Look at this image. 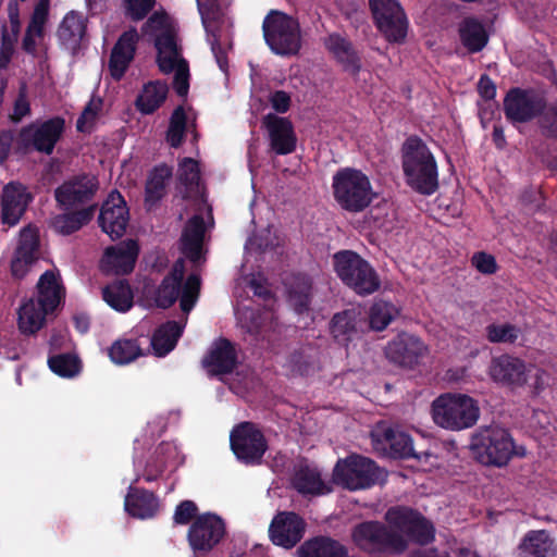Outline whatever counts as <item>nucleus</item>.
Listing matches in <instances>:
<instances>
[{
    "label": "nucleus",
    "mask_w": 557,
    "mask_h": 557,
    "mask_svg": "<svg viewBox=\"0 0 557 557\" xmlns=\"http://www.w3.org/2000/svg\"><path fill=\"white\" fill-rule=\"evenodd\" d=\"M401 168L406 184L414 191L430 196L440 187L434 154L418 135L408 136L401 145Z\"/></svg>",
    "instance_id": "f257e3e1"
},
{
    "label": "nucleus",
    "mask_w": 557,
    "mask_h": 557,
    "mask_svg": "<svg viewBox=\"0 0 557 557\" xmlns=\"http://www.w3.org/2000/svg\"><path fill=\"white\" fill-rule=\"evenodd\" d=\"M470 450L484 466L506 467L513 457L527 455L524 446L517 445L509 430L498 425L479 428L471 436Z\"/></svg>",
    "instance_id": "f03ea898"
},
{
    "label": "nucleus",
    "mask_w": 557,
    "mask_h": 557,
    "mask_svg": "<svg viewBox=\"0 0 557 557\" xmlns=\"http://www.w3.org/2000/svg\"><path fill=\"white\" fill-rule=\"evenodd\" d=\"M38 297L23 302L17 311L18 330L24 335L36 334L53 312L63 297V288L53 271H46L37 284Z\"/></svg>",
    "instance_id": "7ed1b4c3"
},
{
    "label": "nucleus",
    "mask_w": 557,
    "mask_h": 557,
    "mask_svg": "<svg viewBox=\"0 0 557 557\" xmlns=\"http://www.w3.org/2000/svg\"><path fill=\"white\" fill-rule=\"evenodd\" d=\"M185 270L184 259L178 258L163 277L154 292V301L159 308L168 309L180 300L181 310L188 314L196 306L201 280L198 274L191 273L184 281Z\"/></svg>",
    "instance_id": "20e7f679"
},
{
    "label": "nucleus",
    "mask_w": 557,
    "mask_h": 557,
    "mask_svg": "<svg viewBox=\"0 0 557 557\" xmlns=\"http://www.w3.org/2000/svg\"><path fill=\"white\" fill-rule=\"evenodd\" d=\"M333 197L341 209L359 213L376 197L369 176L355 168H342L332 178Z\"/></svg>",
    "instance_id": "39448f33"
},
{
    "label": "nucleus",
    "mask_w": 557,
    "mask_h": 557,
    "mask_svg": "<svg viewBox=\"0 0 557 557\" xmlns=\"http://www.w3.org/2000/svg\"><path fill=\"white\" fill-rule=\"evenodd\" d=\"M434 422L446 430L472 428L480 418L479 401L461 393H445L432 403Z\"/></svg>",
    "instance_id": "423d86ee"
},
{
    "label": "nucleus",
    "mask_w": 557,
    "mask_h": 557,
    "mask_svg": "<svg viewBox=\"0 0 557 557\" xmlns=\"http://www.w3.org/2000/svg\"><path fill=\"white\" fill-rule=\"evenodd\" d=\"M355 545L369 555L403 554L407 547V540L389 528L388 523L377 520L363 521L351 530Z\"/></svg>",
    "instance_id": "0eeeda50"
},
{
    "label": "nucleus",
    "mask_w": 557,
    "mask_h": 557,
    "mask_svg": "<svg viewBox=\"0 0 557 557\" xmlns=\"http://www.w3.org/2000/svg\"><path fill=\"white\" fill-rule=\"evenodd\" d=\"M333 265L341 281L360 296L371 295L381 287V280L373 267L352 250L336 252Z\"/></svg>",
    "instance_id": "6e6552de"
},
{
    "label": "nucleus",
    "mask_w": 557,
    "mask_h": 557,
    "mask_svg": "<svg viewBox=\"0 0 557 557\" xmlns=\"http://www.w3.org/2000/svg\"><path fill=\"white\" fill-rule=\"evenodd\" d=\"M262 30L265 44L277 55H296L301 49L300 25L286 13L271 11L263 20Z\"/></svg>",
    "instance_id": "1a4fd4ad"
},
{
    "label": "nucleus",
    "mask_w": 557,
    "mask_h": 557,
    "mask_svg": "<svg viewBox=\"0 0 557 557\" xmlns=\"http://www.w3.org/2000/svg\"><path fill=\"white\" fill-rule=\"evenodd\" d=\"M384 476L375 461L358 454L338 459L333 469L334 482L349 491L370 488L384 481Z\"/></svg>",
    "instance_id": "9d476101"
},
{
    "label": "nucleus",
    "mask_w": 557,
    "mask_h": 557,
    "mask_svg": "<svg viewBox=\"0 0 557 557\" xmlns=\"http://www.w3.org/2000/svg\"><path fill=\"white\" fill-rule=\"evenodd\" d=\"M65 131V120L53 116L41 123H32L18 131L15 140L17 153L37 151L50 156Z\"/></svg>",
    "instance_id": "9b49d317"
},
{
    "label": "nucleus",
    "mask_w": 557,
    "mask_h": 557,
    "mask_svg": "<svg viewBox=\"0 0 557 557\" xmlns=\"http://www.w3.org/2000/svg\"><path fill=\"white\" fill-rule=\"evenodd\" d=\"M384 519L391 529L400 533L407 541L424 546L435 540L434 524L417 509L393 506L387 509Z\"/></svg>",
    "instance_id": "f8f14e48"
},
{
    "label": "nucleus",
    "mask_w": 557,
    "mask_h": 557,
    "mask_svg": "<svg viewBox=\"0 0 557 557\" xmlns=\"http://www.w3.org/2000/svg\"><path fill=\"white\" fill-rule=\"evenodd\" d=\"M230 446L237 460L246 466L261 465L269 448L263 432L250 421L240 422L233 428Z\"/></svg>",
    "instance_id": "ddd939ff"
},
{
    "label": "nucleus",
    "mask_w": 557,
    "mask_h": 557,
    "mask_svg": "<svg viewBox=\"0 0 557 557\" xmlns=\"http://www.w3.org/2000/svg\"><path fill=\"white\" fill-rule=\"evenodd\" d=\"M374 24L388 42H403L407 36L408 20L397 0H369Z\"/></svg>",
    "instance_id": "4468645a"
},
{
    "label": "nucleus",
    "mask_w": 557,
    "mask_h": 557,
    "mask_svg": "<svg viewBox=\"0 0 557 557\" xmlns=\"http://www.w3.org/2000/svg\"><path fill=\"white\" fill-rule=\"evenodd\" d=\"M545 99L533 89L512 87L503 101L505 116L512 124L531 122L539 117Z\"/></svg>",
    "instance_id": "2eb2a0df"
},
{
    "label": "nucleus",
    "mask_w": 557,
    "mask_h": 557,
    "mask_svg": "<svg viewBox=\"0 0 557 557\" xmlns=\"http://www.w3.org/2000/svg\"><path fill=\"white\" fill-rule=\"evenodd\" d=\"M225 523L215 513L206 512L196 517L191 522L187 540L191 549L198 553L211 552L224 537Z\"/></svg>",
    "instance_id": "dca6fc26"
},
{
    "label": "nucleus",
    "mask_w": 557,
    "mask_h": 557,
    "mask_svg": "<svg viewBox=\"0 0 557 557\" xmlns=\"http://www.w3.org/2000/svg\"><path fill=\"white\" fill-rule=\"evenodd\" d=\"M384 354L391 363L414 369L429 355V348L418 336L403 332L387 343Z\"/></svg>",
    "instance_id": "f3484780"
},
{
    "label": "nucleus",
    "mask_w": 557,
    "mask_h": 557,
    "mask_svg": "<svg viewBox=\"0 0 557 557\" xmlns=\"http://www.w3.org/2000/svg\"><path fill=\"white\" fill-rule=\"evenodd\" d=\"M99 188L98 178L90 174L75 175L54 189V199L61 210L67 211L92 200Z\"/></svg>",
    "instance_id": "a211bd4d"
},
{
    "label": "nucleus",
    "mask_w": 557,
    "mask_h": 557,
    "mask_svg": "<svg viewBox=\"0 0 557 557\" xmlns=\"http://www.w3.org/2000/svg\"><path fill=\"white\" fill-rule=\"evenodd\" d=\"M373 447L393 459H408L420 457L416 454L412 438L407 433L394 429L386 423H380L371 432Z\"/></svg>",
    "instance_id": "6ab92c4d"
},
{
    "label": "nucleus",
    "mask_w": 557,
    "mask_h": 557,
    "mask_svg": "<svg viewBox=\"0 0 557 557\" xmlns=\"http://www.w3.org/2000/svg\"><path fill=\"white\" fill-rule=\"evenodd\" d=\"M33 200V194L23 183L12 181L5 184L0 197L1 223L8 227L17 225Z\"/></svg>",
    "instance_id": "aec40b11"
},
{
    "label": "nucleus",
    "mask_w": 557,
    "mask_h": 557,
    "mask_svg": "<svg viewBox=\"0 0 557 557\" xmlns=\"http://www.w3.org/2000/svg\"><path fill=\"white\" fill-rule=\"evenodd\" d=\"M101 230L113 240L121 238L128 223V209L123 196L113 190L108 199L102 203L99 219Z\"/></svg>",
    "instance_id": "412c9836"
},
{
    "label": "nucleus",
    "mask_w": 557,
    "mask_h": 557,
    "mask_svg": "<svg viewBox=\"0 0 557 557\" xmlns=\"http://www.w3.org/2000/svg\"><path fill=\"white\" fill-rule=\"evenodd\" d=\"M306 523L295 512H280L272 520L269 535L272 543L284 548H293L304 537Z\"/></svg>",
    "instance_id": "4be33fe9"
},
{
    "label": "nucleus",
    "mask_w": 557,
    "mask_h": 557,
    "mask_svg": "<svg viewBox=\"0 0 557 557\" xmlns=\"http://www.w3.org/2000/svg\"><path fill=\"white\" fill-rule=\"evenodd\" d=\"M262 124L268 131L270 147L276 154L286 156L296 150L297 136L290 120L269 113L263 116Z\"/></svg>",
    "instance_id": "5701e85b"
},
{
    "label": "nucleus",
    "mask_w": 557,
    "mask_h": 557,
    "mask_svg": "<svg viewBox=\"0 0 557 557\" xmlns=\"http://www.w3.org/2000/svg\"><path fill=\"white\" fill-rule=\"evenodd\" d=\"M201 363L210 375L232 373L238 363L235 345L225 337H219L212 343Z\"/></svg>",
    "instance_id": "b1692460"
},
{
    "label": "nucleus",
    "mask_w": 557,
    "mask_h": 557,
    "mask_svg": "<svg viewBox=\"0 0 557 557\" xmlns=\"http://www.w3.org/2000/svg\"><path fill=\"white\" fill-rule=\"evenodd\" d=\"M139 35L135 27L123 32L116 40L109 59V71L113 79L120 81L126 73L134 60Z\"/></svg>",
    "instance_id": "393cba45"
},
{
    "label": "nucleus",
    "mask_w": 557,
    "mask_h": 557,
    "mask_svg": "<svg viewBox=\"0 0 557 557\" xmlns=\"http://www.w3.org/2000/svg\"><path fill=\"white\" fill-rule=\"evenodd\" d=\"M366 325L367 317L361 310L346 309L333 315L330 331L337 344L347 346L363 332Z\"/></svg>",
    "instance_id": "a878e982"
},
{
    "label": "nucleus",
    "mask_w": 557,
    "mask_h": 557,
    "mask_svg": "<svg viewBox=\"0 0 557 557\" xmlns=\"http://www.w3.org/2000/svg\"><path fill=\"white\" fill-rule=\"evenodd\" d=\"M490 375L495 382L509 386H522L527 383V366L517 357L502 355L493 358Z\"/></svg>",
    "instance_id": "bb28decb"
},
{
    "label": "nucleus",
    "mask_w": 557,
    "mask_h": 557,
    "mask_svg": "<svg viewBox=\"0 0 557 557\" xmlns=\"http://www.w3.org/2000/svg\"><path fill=\"white\" fill-rule=\"evenodd\" d=\"M139 249L136 242L129 240L124 247H108L101 260V269L116 275L133 272Z\"/></svg>",
    "instance_id": "cd10ccee"
},
{
    "label": "nucleus",
    "mask_w": 557,
    "mask_h": 557,
    "mask_svg": "<svg viewBox=\"0 0 557 557\" xmlns=\"http://www.w3.org/2000/svg\"><path fill=\"white\" fill-rule=\"evenodd\" d=\"M326 49L334 55L336 61L342 64L344 71L357 76L361 70V59L356 51L352 42L337 34L333 33L325 39Z\"/></svg>",
    "instance_id": "c85d7f7f"
},
{
    "label": "nucleus",
    "mask_w": 557,
    "mask_h": 557,
    "mask_svg": "<svg viewBox=\"0 0 557 557\" xmlns=\"http://www.w3.org/2000/svg\"><path fill=\"white\" fill-rule=\"evenodd\" d=\"M124 507L129 516L147 519L157 513L159 503L152 492L131 485L125 496Z\"/></svg>",
    "instance_id": "c756f323"
},
{
    "label": "nucleus",
    "mask_w": 557,
    "mask_h": 557,
    "mask_svg": "<svg viewBox=\"0 0 557 557\" xmlns=\"http://www.w3.org/2000/svg\"><path fill=\"white\" fill-rule=\"evenodd\" d=\"M205 232L206 224L203 218L195 214L187 221L182 233V252L193 262H197L201 257Z\"/></svg>",
    "instance_id": "7c9ffc66"
},
{
    "label": "nucleus",
    "mask_w": 557,
    "mask_h": 557,
    "mask_svg": "<svg viewBox=\"0 0 557 557\" xmlns=\"http://www.w3.org/2000/svg\"><path fill=\"white\" fill-rule=\"evenodd\" d=\"M299 557H349L348 549L339 541L330 536H315L307 540L298 548Z\"/></svg>",
    "instance_id": "2f4dec72"
},
{
    "label": "nucleus",
    "mask_w": 557,
    "mask_h": 557,
    "mask_svg": "<svg viewBox=\"0 0 557 557\" xmlns=\"http://www.w3.org/2000/svg\"><path fill=\"white\" fill-rule=\"evenodd\" d=\"M173 175L172 166L162 163L150 172L145 185V205L151 209L159 203L166 193V183Z\"/></svg>",
    "instance_id": "473e14b6"
},
{
    "label": "nucleus",
    "mask_w": 557,
    "mask_h": 557,
    "mask_svg": "<svg viewBox=\"0 0 557 557\" xmlns=\"http://www.w3.org/2000/svg\"><path fill=\"white\" fill-rule=\"evenodd\" d=\"M169 86L163 81H150L135 100L136 109L145 115L154 113L166 100Z\"/></svg>",
    "instance_id": "72a5a7b5"
},
{
    "label": "nucleus",
    "mask_w": 557,
    "mask_h": 557,
    "mask_svg": "<svg viewBox=\"0 0 557 557\" xmlns=\"http://www.w3.org/2000/svg\"><path fill=\"white\" fill-rule=\"evenodd\" d=\"M458 33L462 46L470 53L482 51L488 42V34L484 25L473 16L465 17L461 21Z\"/></svg>",
    "instance_id": "f704fd0d"
},
{
    "label": "nucleus",
    "mask_w": 557,
    "mask_h": 557,
    "mask_svg": "<svg viewBox=\"0 0 557 557\" xmlns=\"http://www.w3.org/2000/svg\"><path fill=\"white\" fill-rule=\"evenodd\" d=\"M96 209L97 206L91 205L81 210L57 214L51 220V227L61 235H71L92 220Z\"/></svg>",
    "instance_id": "c9c22d12"
},
{
    "label": "nucleus",
    "mask_w": 557,
    "mask_h": 557,
    "mask_svg": "<svg viewBox=\"0 0 557 557\" xmlns=\"http://www.w3.org/2000/svg\"><path fill=\"white\" fill-rule=\"evenodd\" d=\"M102 299L117 312L125 313L134 305L133 289L127 280H115L102 288Z\"/></svg>",
    "instance_id": "e433bc0d"
},
{
    "label": "nucleus",
    "mask_w": 557,
    "mask_h": 557,
    "mask_svg": "<svg viewBox=\"0 0 557 557\" xmlns=\"http://www.w3.org/2000/svg\"><path fill=\"white\" fill-rule=\"evenodd\" d=\"M154 47L158 52L157 63L159 70L163 74L172 73L175 70L176 59L180 55L175 35L169 29L162 32L156 37Z\"/></svg>",
    "instance_id": "4c0bfd02"
},
{
    "label": "nucleus",
    "mask_w": 557,
    "mask_h": 557,
    "mask_svg": "<svg viewBox=\"0 0 557 557\" xmlns=\"http://www.w3.org/2000/svg\"><path fill=\"white\" fill-rule=\"evenodd\" d=\"M183 334V326L176 321H166L152 334L151 347L158 357H164L172 351Z\"/></svg>",
    "instance_id": "58836bf2"
},
{
    "label": "nucleus",
    "mask_w": 557,
    "mask_h": 557,
    "mask_svg": "<svg viewBox=\"0 0 557 557\" xmlns=\"http://www.w3.org/2000/svg\"><path fill=\"white\" fill-rule=\"evenodd\" d=\"M519 549L523 557H550L554 540L546 530H532L523 536Z\"/></svg>",
    "instance_id": "ea45409f"
},
{
    "label": "nucleus",
    "mask_w": 557,
    "mask_h": 557,
    "mask_svg": "<svg viewBox=\"0 0 557 557\" xmlns=\"http://www.w3.org/2000/svg\"><path fill=\"white\" fill-rule=\"evenodd\" d=\"M86 33V20L75 11L69 12L58 28V37L64 45L76 47Z\"/></svg>",
    "instance_id": "a19ab883"
},
{
    "label": "nucleus",
    "mask_w": 557,
    "mask_h": 557,
    "mask_svg": "<svg viewBox=\"0 0 557 557\" xmlns=\"http://www.w3.org/2000/svg\"><path fill=\"white\" fill-rule=\"evenodd\" d=\"M108 355L113 363L124 366L144 356V350L136 338H119L109 347Z\"/></svg>",
    "instance_id": "79ce46f5"
},
{
    "label": "nucleus",
    "mask_w": 557,
    "mask_h": 557,
    "mask_svg": "<svg viewBox=\"0 0 557 557\" xmlns=\"http://www.w3.org/2000/svg\"><path fill=\"white\" fill-rule=\"evenodd\" d=\"M187 128V115L183 106L176 107L169 122L165 140L172 148H180L185 139Z\"/></svg>",
    "instance_id": "37998d69"
},
{
    "label": "nucleus",
    "mask_w": 557,
    "mask_h": 557,
    "mask_svg": "<svg viewBox=\"0 0 557 557\" xmlns=\"http://www.w3.org/2000/svg\"><path fill=\"white\" fill-rule=\"evenodd\" d=\"M398 314V309L391 302L375 301L369 312L367 322L374 331L385 330Z\"/></svg>",
    "instance_id": "c03bdc74"
},
{
    "label": "nucleus",
    "mask_w": 557,
    "mask_h": 557,
    "mask_svg": "<svg viewBox=\"0 0 557 557\" xmlns=\"http://www.w3.org/2000/svg\"><path fill=\"white\" fill-rule=\"evenodd\" d=\"M294 486L301 494L319 495L323 491L324 483L319 472L309 467H304L296 472Z\"/></svg>",
    "instance_id": "a18cd8bd"
},
{
    "label": "nucleus",
    "mask_w": 557,
    "mask_h": 557,
    "mask_svg": "<svg viewBox=\"0 0 557 557\" xmlns=\"http://www.w3.org/2000/svg\"><path fill=\"white\" fill-rule=\"evenodd\" d=\"M485 335L493 344H515L521 335V330L511 323H491L485 327Z\"/></svg>",
    "instance_id": "49530a36"
},
{
    "label": "nucleus",
    "mask_w": 557,
    "mask_h": 557,
    "mask_svg": "<svg viewBox=\"0 0 557 557\" xmlns=\"http://www.w3.org/2000/svg\"><path fill=\"white\" fill-rule=\"evenodd\" d=\"M48 364L53 373L62 377H72L81 370V360L72 354L51 356L48 359Z\"/></svg>",
    "instance_id": "de8ad7c7"
},
{
    "label": "nucleus",
    "mask_w": 557,
    "mask_h": 557,
    "mask_svg": "<svg viewBox=\"0 0 557 557\" xmlns=\"http://www.w3.org/2000/svg\"><path fill=\"white\" fill-rule=\"evenodd\" d=\"M39 247V235L36 226L28 224L20 231V240L16 255L26 260H35V252Z\"/></svg>",
    "instance_id": "09e8293b"
},
{
    "label": "nucleus",
    "mask_w": 557,
    "mask_h": 557,
    "mask_svg": "<svg viewBox=\"0 0 557 557\" xmlns=\"http://www.w3.org/2000/svg\"><path fill=\"white\" fill-rule=\"evenodd\" d=\"M541 134L548 139L557 140V100L548 103L545 99L544 108L537 117Z\"/></svg>",
    "instance_id": "8fccbe9b"
},
{
    "label": "nucleus",
    "mask_w": 557,
    "mask_h": 557,
    "mask_svg": "<svg viewBox=\"0 0 557 557\" xmlns=\"http://www.w3.org/2000/svg\"><path fill=\"white\" fill-rule=\"evenodd\" d=\"M312 284L309 277L302 276L289 289L290 300L297 312L302 313L309 309L311 302Z\"/></svg>",
    "instance_id": "3c124183"
},
{
    "label": "nucleus",
    "mask_w": 557,
    "mask_h": 557,
    "mask_svg": "<svg viewBox=\"0 0 557 557\" xmlns=\"http://www.w3.org/2000/svg\"><path fill=\"white\" fill-rule=\"evenodd\" d=\"M178 181L187 190L194 191L200 182L199 163L193 158H184L178 166Z\"/></svg>",
    "instance_id": "603ef678"
},
{
    "label": "nucleus",
    "mask_w": 557,
    "mask_h": 557,
    "mask_svg": "<svg viewBox=\"0 0 557 557\" xmlns=\"http://www.w3.org/2000/svg\"><path fill=\"white\" fill-rule=\"evenodd\" d=\"M270 312L268 310L261 311L260 309L246 307L240 312V321L247 332L257 334L264 326L265 321L269 319Z\"/></svg>",
    "instance_id": "864d4df0"
},
{
    "label": "nucleus",
    "mask_w": 557,
    "mask_h": 557,
    "mask_svg": "<svg viewBox=\"0 0 557 557\" xmlns=\"http://www.w3.org/2000/svg\"><path fill=\"white\" fill-rule=\"evenodd\" d=\"M125 15L134 22L144 20L154 8L156 0H122Z\"/></svg>",
    "instance_id": "5fc2aeb1"
},
{
    "label": "nucleus",
    "mask_w": 557,
    "mask_h": 557,
    "mask_svg": "<svg viewBox=\"0 0 557 557\" xmlns=\"http://www.w3.org/2000/svg\"><path fill=\"white\" fill-rule=\"evenodd\" d=\"M49 14V1L48 0H40L30 16L29 24L27 26V30L35 33L37 37L44 36V27L48 20Z\"/></svg>",
    "instance_id": "6e6d98bb"
},
{
    "label": "nucleus",
    "mask_w": 557,
    "mask_h": 557,
    "mask_svg": "<svg viewBox=\"0 0 557 557\" xmlns=\"http://www.w3.org/2000/svg\"><path fill=\"white\" fill-rule=\"evenodd\" d=\"M173 88L177 96L186 98L189 91V67L185 59H181L175 65Z\"/></svg>",
    "instance_id": "4d7b16f0"
},
{
    "label": "nucleus",
    "mask_w": 557,
    "mask_h": 557,
    "mask_svg": "<svg viewBox=\"0 0 557 557\" xmlns=\"http://www.w3.org/2000/svg\"><path fill=\"white\" fill-rule=\"evenodd\" d=\"M102 108V99L101 98H91L90 101L84 108L82 114L76 121V128L78 132H85V124L89 122H94Z\"/></svg>",
    "instance_id": "13d9d810"
},
{
    "label": "nucleus",
    "mask_w": 557,
    "mask_h": 557,
    "mask_svg": "<svg viewBox=\"0 0 557 557\" xmlns=\"http://www.w3.org/2000/svg\"><path fill=\"white\" fill-rule=\"evenodd\" d=\"M198 507L193 500L181 502L175 509L173 519L176 524H187L197 516Z\"/></svg>",
    "instance_id": "bf43d9fd"
},
{
    "label": "nucleus",
    "mask_w": 557,
    "mask_h": 557,
    "mask_svg": "<svg viewBox=\"0 0 557 557\" xmlns=\"http://www.w3.org/2000/svg\"><path fill=\"white\" fill-rule=\"evenodd\" d=\"M471 262L475 269L482 274H494L497 271L495 258L484 251L475 252Z\"/></svg>",
    "instance_id": "052dcab7"
},
{
    "label": "nucleus",
    "mask_w": 557,
    "mask_h": 557,
    "mask_svg": "<svg viewBox=\"0 0 557 557\" xmlns=\"http://www.w3.org/2000/svg\"><path fill=\"white\" fill-rule=\"evenodd\" d=\"M17 37L9 35L7 32L2 33L0 46V70L9 66L14 54V45Z\"/></svg>",
    "instance_id": "680f3d73"
},
{
    "label": "nucleus",
    "mask_w": 557,
    "mask_h": 557,
    "mask_svg": "<svg viewBox=\"0 0 557 557\" xmlns=\"http://www.w3.org/2000/svg\"><path fill=\"white\" fill-rule=\"evenodd\" d=\"M197 3L202 24L206 30H208V21L215 20L220 13L218 0H206V2L202 0H197Z\"/></svg>",
    "instance_id": "e2e57ef3"
},
{
    "label": "nucleus",
    "mask_w": 557,
    "mask_h": 557,
    "mask_svg": "<svg viewBox=\"0 0 557 557\" xmlns=\"http://www.w3.org/2000/svg\"><path fill=\"white\" fill-rule=\"evenodd\" d=\"M270 103L271 107L277 112V113H286L290 108V96L285 90H275L270 96Z\"/></svg>",
    "instance_id": "0e129e2a"
},
{
    "label": "nucleus",
    "mask_w": 557,
    "mask_h": 557,
    "mask_svg": "<svg viewBox=\"0 0 557 557\" xmlns=\"http://www.w3.org/2000/svg\"><path fill=\"white\" fill-rule=\"evenodd\" d=\"M211 51L215 58V61L221 71L226 72L228 67L227 53L225 49L222 47L218 36L212 35V40H210Z\"/></svg>",
    "instance_id": "69168bd1"
},
{
    "label": "nucleus",
    "mask_w": 557,
    "mask_h": 557,
    "mask_svg": "<svg viewBox=\"0 0 557 557\" xmlns=\"http://www.w3.org/2000/svg\"><path fill=\"white\" fill-rule=\"evenodd\" d=\"M165 466L158 459H150L144 470L143 478L146 482L158 480L164 472Z\"/></svg>",
    "instance_id": "338daca9"
},
{
    "label": "nucleus",
    "mask_w": 557,
    "mask_h": 557,
    "mask_svg": "<svg viewBox=\"0 0 557 557\" xmlns=\"http://www.w3.org/2000/svg\"><path fill=\"white\" fill-rule=\"evenodd\" d=\"M478 91L485 100H492L496 96V86L487 74H483L478 83Z\"/></svg>",
    "instance_id": "774afa93"
}]
</instances>
